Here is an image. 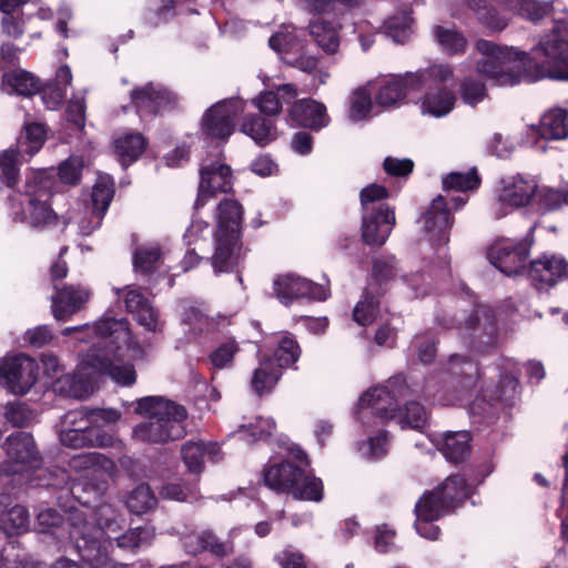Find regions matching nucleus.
<instances>
[{"instance_id":"nucleus-45","label":"nucleus","mask_w":568,"mask_h":568,"mask_svg":"<svg viewBox=\"0 0 568 568\" xmlns=\"http://www.w3.org/2000/svg\"><path fill=\"white\" fill-rule=\"evenodd\" d=\"M181 322L186 327V333L193 338L213 332L217 326L215 318L211 317L204 308L197 306L185 307L181 315Z\"/></svg>"},{"instance_id":"nucleus-13","label":"nucleus","mask_w":568,"mask_h":568,"mask_svg":"<svg viewBox=\"0 0 568 568\" xmlns=\"http://www.w3.org/2000/svg\"><path fill=\"white\" fill-rule=\"evenodd\" d=\"M536 192L537 182L534 179L521 174L501 178L491 206L494 219L500 220L515 210L529 205Z\"/></svg>"},{"instance_id":"nucleus-55","label":"nucleus","mask_w":568,"mask_h":568,"mask_svg":"<svg viewBox=\"0 0 568 568\" xmlns=\"http://www.w3.org/2000/svg\"><path fill=\"white\" fill-rule=\"evenodd\" d=\"M505 6L523 18L537 22L550 13L551 4L539 0H505Z\"/></svg>"},{"instance_id":"nucleus-5","label":"nucleus","mask_w":568,"mask_h":568,"mask_svg":"<svg viewBox=\"0 0 568 568\" xmlns=\"http://www.w3.org/2000/svg\"><path fill=\"white\" fill-rule=\"evenodd\" d=\"M243 209L234 199L220 201L215 210L213 254L209 258L214 273L233 272L241 260Z\"/></svg>"},{"instance_id":"nucleus-32","label":"nucleus","mask_w":568,"mask_h":568,"mask_svg":"<svg viewBox=\"0 0 568 568\" xmlns=\"http://www.w3.org/2000/svg\"><path fill=\"white\" fill-rule=\"evenodd\" d=\"M181 455L189 471L194 474L203 470L205 460L216 463L222 458L219 444L203 440L186 442L181 448Z\"/></svg>"},{"instance_id":"nucleus-62","label":"nucleus","mask_w":568,"mask_h":568,"mask_svg":"<svg viewBox=\"0 0 568 568\" xmlns=\"http://www.w3.org/2000/svg\"><path fill=\"white\" fill-rule=\"evenodd\" d=\"M78 410L85 412V418L93 434H106L101 427L116 423L121 418V413L115 408H87L82 407Z\"/></svg>"},{"instance_id":"nucleus-64","label":"nucleus","mask_w":568,"mask_h":568,"mask_svg":"<svg viewBox=\"0 0 568 568\" xmlns=\"http://www.w3.org/2000/svg\"><path fill=\"white\" fill-rule=\"evenodd\" d=\"M460 97L465 104L476 106L486 98V85L474 77H465L459 84Z\"/></svg>"},{"instance_id":"nucleus-1","label":"nucleus","mask_w":568,"mask_h":568,"mask_svg":"<svg viewBox=\"0 0 568 568\" xmlns=\"http://www.w3.org/2000/svg\"><path fill=\"white\" fill-rule=\"evenodd\" d=\"M62 335L71 336L75 343L89 344L88 352L80 355L75 372L57 377L53 384L55 392L74 398L90 396L101 375L110 376L122 386L134 384V366L123 363V357L128 353L131 359L138 361L149 355L146 347L133 341L129 322L109 312L95 322L65 327Z\"/></svg>"},{"instance_id":"nucleus-51","label":"nucleus","mask_w":568,"mask_h":568,"mask_svg":"<svg viewBox=\"0 0 568 568\" xmlns=\"http://www.w3.org/2000/svg\"><path fill=\"white\" fill-rule=\"evenodd\" d=\"M277 347L274 352V356L271 357L275 367L280 371L292 366L297 362L301 356V347L294 336L290 333H282L276 337Z\"/></svg>"},{"instance_id":"nucleus-63","label":"nucleus","mask_w":568,"mask_h":568,"mask_svg":"<svg viewBox=\"0 0 568 568\" xmlns=\"http://www.w3.org/2000/svg\"><path fill=\"white\" fill-rule=\"evenodd\" d=\"M397 423L402 428L422 429L428 419L426 409L417 402H407L405 408L397 414Z\"/></svg>"},{"instance_id":"nucleus-30","label":"nucleus","mask_w":568,"mask_h":568,"mask_svg":"<svg viewBox=\"0 0 568 568\" xmlns=\"http://www.w3.org/2000/svg\"><path fill=\"white\" fill-rule=\"evenodd\" d=\"M428 438L450 463H462L470 454L471 435L467 430L430 434Z\"/></svg>"},{"instance_id":"nucleus-2","label":"nucleus","mask_w":568,"mask_h":568,"mask_svg":"<svg viewBox=\"0 0 568 568\" xmlns=\"http://www.w3.org/2000/svg\"><path fill=\"white\" fill-rule=\"evenodd\" d=\"M475 49L481 54L475 62L477 73L496 85L514 87L544 78L568 81L567 22H557L532 47L530 55L484 39L476 41Z\"/></svg>"},{"instance_id":"nucleus-61","label":"nucleus","mask_w":568,"mask_h":568,"mask_svg":"<svg viewBox=\"0 0 568 568\" xmlns=\"http://www.w3.org/2000/svg\"><path fill=\"white\" fill-rule=\"evenodd\" d=\"M372 93L365 88H358L353 92L349 106L351 120L358 122L374 115Z\"/></svg>"},{"instance_id":"nucleus-4","label":"nucleus","mask_w":568,"mask_h":568,"mask_svg":"<svg viewBox=\"0 0 568 568\" xmlns=\"http://www.w3.org/2000/svg\"><path fill=\"white\" fill-rule=\"evenodd\" d=\"M307 465L305 453L291 444L283 453V459H271L263 474L264 483L275 491H287L296 499L321 501L323 483L320 478L306 474L303 466Z\"/></svg>"},{"instance_id":"nucleus-6","label":"nucleus","mask_w":568,"mask_h":568,"mask_svg":"<svg viewBox=\"0 0 568 568\" xmlns=\"http://www.w3.org/2000/svg\"><path fill=\"white\" fill-rule=\"evenodd\" d=\"M50 187L44 170L27 173L24 191L10 196L13 220L36 229L53 224L57 215L49 204Z\"/></svg>"},{"instance_id":"nucleus-47","label":"nucleus","mask_w":568,"mask_h":568,"mask_svg":"<svg viewBox=\"0 0 568 568\" xmlns=\"http://www.w3.org/2000/svg\"><path fill=\"white\" fill-rule=\"evenodd\" d=\"M281 375L282 371L274 366L271 357L261 358L258 367L253 373L251 388L258 396L270 393L277 384Z\"/></svg>"},{"instance_id":"nucleus-25","label":"nucleus","mask_w":568,"mask_h":568,"mask_svg":"<svg viewBox=\"0 0 568 568\" xmlns=\"http://www.w3.org/2000/svg\"><path fill=\"white\" fill-rule=\"evenodd\" d=\"M454 81L455 77L446 82H425L422 87L425 93L420 100V111L424 115L438 119L448 115L454 110L457 95L454 89L448 87Z\"/></svg>"},{"instance_id":"nucleus-49","label":"nucleus","mask_w":568,"mask_h":568,"mask_svg":"<svg viewBox=\"0 0 568 568\" xmlns=\"http://www.w3.org/2000/svg\"><path fill=\"white\" fill-rule=\"evenodd\" d=\"M2 90L7 93H17L29 97L40 90L39 81L24 70L4 72L2 75Z\"/></svg>"},{"instance_id":"nucleus-43","label":"nucleus","mask_w":568,"mask_h":568,"mask_svg":"<svg viewBox=\"0 0 568 568\" xmlns=\"http://www.w3.org/2000/svg\"><path fill=\"white\" fill-rule=\"evenodd\" d=\"M434 490L452 511L473 494L474 486L467 484L463 476L453 475L447 477L445 481Z\"/></svg>"},{"instance_id":"nucleus-20","label":"nucleus","mask_w":568,"mask_h":568,"mask_svg":"<svg viewBox=\"0 0 568 568\" xmlns=\"http://www.w3.org/2000/svg\"><path fill=\"white\" fill-rule=\"evenodd\" d=\"M568 138L567 112L552 109L544 113L538 124H531L526 130L525 143L539 152L547 150V141L565 140Z\"/></svg>"},{"instance_id":"nucleus-21","label":"nucleus","mask_w":568,"mask_h":568,"mask_svg":"<svg viewBox=\"0 0 568 568\" xmlns=\"http://www.w3.org/2000/svg\"><path fill=\"white\" fill-rule=\"evenodd\" d=\"M7 459L0 470L6 475H14L27 467H34L39 462V452L31 434L18 432L6 439Z\"/></svg>"},{"instance_id":"nucleus-36","label":"nucleus","mask_w":568,"mask_h":568,"mask_svg":"<svg viewBox=\"0 0 568 568\" xmlns=\"http://www.w3.org/2000/svg\"><path fill=\"white\" fill-rule=\"evenodd\" d=\"M446 372L452 379H456L463 392L476 387L480 376L474 358L462 354H453L449 357Z\"/></svg>"},{"instance_id":"nucleus-3","label":"nucleus","mask_w":568,"mask_h":568,"mask_svg":"<svg viewBox=\"0 0 568 568\" xmlns=\"http://www.w3.org/2000/svg\"><path fill=\"white\" fill-rule=\"evenodd\" d=\"M135 413L145 419L136 424L132 437L142 443L164 444L185 434L186 409L162 396H145L136 400Z\"/></svg>"},{"instance_id":"nucleus-57","label":"nucleus","mask_w":568,"mask_h":568,"mask_svg":"<svg viewBox=\"0 0 568 568\" xmlns=\"http://www.w3.org/2000/svg\"><path fill=\"white\" fill-rule=\"evenodd\" d=\"M45 141V129L40 123H27L24 133L18 140V150L29 156L40 151Z\"/></svg>"},{"instance_id":"nucleus-8","label":"nucleus","mask_w":568,"mask_h":568,"mask_svg":"<svg viewBox=\"0 0 568 568\" xmlns=\"http://www.w3.org/2000/svg\"><path fill=\"white\" fill-rule=\"evenodd\" d=\"M97 526L88 523V529L84 531L91 540L110 541L111 549L113 542L122 550H134L143 545H149L154 537V530L151 527H136L122 531L126 526L125 517L119 513L112 505L103 503L94 509Z\"/></svg>"},{"instance_id":"nucleus-23","label":"nucleus","mask_w":568,"mask_h":568,"mask_svg":"<svg viewBox=\"0 0 568 568\" xmlns=\"http://www.w3.org/2000/svg\"><path fill=\"white\" fill-rule=\"evenodd\" d=\"M449 511L435 490L425 493L415 505L414 526L417 534L426 539L436 540L439 528L435 521Z\"/></svg>"},{"instance_id":"nucleus-28","label":"nucleus","mask_w":568,"mask_h":568,"mask_svg":"<svg viewBox=\"0 0 568 568\" xmlns=\"http://www.w3.org/2000/svg\"><path fill=\"white\" fill-rule=\"evenodd\" d=\"M115 293L118 295L123 294L126 311L135 317L141 326L153 333L161 329L162 324L159 320L158 311L151 305L140 288L129 285L122 290L116 288Z\"/></svg>"},{"instance_id":"nucleus-15","label":"nucleus","mask_w":568,"mask_h":568,"mask_svg":"<svg viewBox=\"0 0 568 568\" xmlns=\"http://www.w3.org/2000/svg\"><path fill=\"white\" fill-rule=\"evenodd\" d=\"M532 231L534 227H530L526 237L520 241L513 239L496 241L488 251L490 263L508 276L527 273L526 263L532 244Z\"/></svg>"},{"instance_id":"nucleus-17","label":"nucleus","mask_w":568,"mask_h":568,"mask_svg":"<svg viewBox=\"0 0 568 568\" xmlns=\"http://www.w3.org/2000/svg\"><path fill=\"white\" fill-rule=\"evenodd\" d=\"M84 529H88V523L84 521L80 514L74 515L70 539L74 542V547L82 560L90 568H129L128 565L116 562L110 558V541L91 540Z\"/></svg>"},{"instance_id":"nucleus-19","label":"nucleus","mask_w":568,"mask_h":568,"mask_svg":"<svg viewBox=\"0 0 568 568\" xmlns=\"http://www.w3.org/2000/svg\"><path fill=\"white\" fill-rule=\"evenodd\" d=\"M273 293L284 306H291L295 301L302 298L321 302L327 300L331 295L327 286L314 283L294 273L275 276Z\"/></svg>"},{"instance_id":"nucleus-48","label":"nucleus","mask_w":568,"mask_h":568,"mask_svg":"<svg viewBox=\"0 0 568 568\" xmlns=\"http://www.w3.org/2000/svg\"><path fill=\"white\" fill-rule=\"evenodd\" d=\"M433 36L442 51L449 55L463 54L468 47L466 36L455 27L436 26Z\"/></svg>"},{"instance_id":"nucleus-10","label":"nucleus","mask_w":568,"mask_h":568,"mask_svg":"<svg viewBox=\"0 0 568 568\" xmlns=\"http://www.w3.org/2000/svg\"><path fill=\"white\" fill-rule=\"evenodd\" d=\"M404 376H394L386 384L369 388L358 399L356 418L363 426L368 427L373 418L374 425H383L394 419L398 414V399L407 393Z\"/></svg>"},{"instance_id":"nucleus-34","label":"nucleus","mask_w":568,"mask_h":568,"mask_svg":"<svg viewBox=\"0 0 568 568\" xmlns=\"http://www.w3.org/2000/svg\"><path fill=\"white\" fill-rule=\"evenodd\" d=\"M297 97V89L292 83H283L261 93L252 100V103L265 115H277L283 104H291Z\"/></svg>"},{"instance_id":"nucleus-54","label":"nucleus","mask_w":568,"mask_h":568,"mask_svg":"<svg viewBox=\"0 0 568 568\" xmlns=\"http://www.w3.org/2000/svg\"><path fill=\"white\" fill-rule=\"evenodd\" d=\"M156 497L149 485L141 484L131 490L125 499L128 509L135 515H143L156 505Z\"/></svg>"},{"instance_id":"nucleus-40","label":"nucleus","mask_w":568,"mask_h":568,"mask_svg":"<svg viewBox=\"0 0 568 568\" xmlns=\"http://www.w3.org/2000/svg\"><path fill=\"white\" fill-rule=\"evenodd\" d=\"M268 45L286 62L287 57H294L304 50L305 40L301 30L293 26H283L270 38Z\"/></svg>"},{"instance_id":"nucleus-37","label":"nucleus","mask_w":568,"mask_h":568,"mask_svg":"<svg viewBox=\"0 0 568 568\" xmlns=\"http://www.w3.org/2000/svg\"><path fill=\"white\" fill-rule=\"evenodd\" d=\"M104 213L87 203H77L67 214L65 225L72 226L83 236L90 235L100 227Z\"/></svg>"},{"instance_id":"nucleus-42","label":"nucleus","mask_w":568,"mask_h":568,"mask_svg":"<svg viewBox=\"0 0 568 568\" xmlns=\"http://www.w3.org/2000/svg\"><path fill=\"white\" fill-rule=\"evenodd\" d=\"M72 82V72L68 65H61L52 81L48 82L41 90V99L49 110L58 109L67 94Z\"/></svg>"},{"instance_id":"nucleus-46","label":"nucleus","mask_w":568,"mask_h":568,"mask_svg":"<svg viewBox=\"0 0 568 568\" xmlns=\"http://www.w3.org/2000/svg\"><path fill=\"white\" fill-rule=\"evenodd\" d=\"M77 514H80L84 521L88 523L85 516L79 510L71 513L68 523L64 524L62 516L55 509H41L37 516L40 531L50 534L59 541H61L62 538L64 537V531L67 530V527L69 532L72 529L73 517Z\"/></svg>"},{"instance_id":"nucleus-44","label":"nucleus","mask_w":568,"mask_h":568,"mask_svg":"<svg viewBox=\"0 0 568 568\" xmlns=\"http://www.w3.org/2000/svg\"><path fill=\"white\" fill-rule=\"evenodd\" d=\"M240 131L258 144H267L277 136L274 122L256 114L244 116Z\"/></svg>"},{"instance_id":"nucleus-38","label":"nucleus","mask_w":568,"mask_h":568,"mask_svg":"<svg viewBox=\"0 0 568 568\" xmlns=\"http://www.w3.org/2000/svg\"><path fill=\"white\" fill-rule=\"evenodd\" d=\"M133 267L136 274L162 276L166 273L163 270V251L156 243H148L136 247L133 254Z\"/></svg>"},{"instance_id":"nucleus-56","label":"nucleus","mask_w":568,"mask_h":568,"mask_svg":"<svg viewBox=\"0 0 568 568\" xmlns=\"http://www.w3.org/2000/svg\"><path fill=\"white\" fill-rule=\"evenodd\" d=\"M22 153L9 148L0 153V181L8 187H13L20 172Z\"/></svg>"},{"instance_id":"nucleus-53","label":"nucleus","mask_w":568,"mask_h":568,"mask_svg":"<svg viewBox=\"0 0 568 568\" xmlns=\"http://www.w3.org/2000/svg\"><path fill=\"white\" fill-rule=\"evenodd\" d=\"M114 196V181L111 175L100 173L92 186L91 206L106 213Z\"/></svg>"},{"instance_id":"nucleus-12","label":"nucleus","mask_w":568,"mask_h":568,"mask_svg":"<svg viewBox=\"0 0 568 568\" xmlns=\"http://www.w3.org/2000/svg\"><path fill=\"white\" fill-rule=\"evenodd\" d=\"M457 329L464 346L476 355L490 354L498 345L496 320L488 306H478Z\"/></svg>"},{"instance_id":"nucleus-26","label":"nucleus","mask_w":568,"mask_h":568,"mask_svg":"<svg viewBox=\"0 0 568 568\" xmlns=\"http://www.w3.org/2000/svg\"><path fill=\"white\" fill-rule=\"evenodd\" d=\"M287 121L293 126L320 131L329 124L331 119L322 102L307 98L292 102L287 109Z\"/></svg>"},{"instance_id":"nucleus-58","label":"nucleus","mask_w":568,"mask_h":568,"mask_svg":"<svg viewBox=\"0 0 568 568\" xmlns=\"http://www.w3.org/2000/svg\"><path fill=\"white\" fill-rule=\"evenodd\" d=\"M29 513L26 507L17 505L0 515V529L7 535H18L27 530Z\"/></svg>"},{"instance_id":"nucleus-18","label":"nucleus","mask_w":568,"mask_h":568,"mask_svg":"<svg viewBox=\"0 0 568 568\" xmlns=\"http://www.w3.org/2000/svg\"><path fill=\"white\" fill-rule=\"evenodd\" d=\"M60 443L70 448H82L85 446L108 447L113 443L109 434H93L89 427L84 410H70L61 419L59 430Z\"/></svg>"},{"instance_id":"nucleus-59","label":"nucleus","mask_w":568,"mask_h":568,"mask_svg":"<svg viewBox=\"0 0 568 568\" xmlns=\"http://www.w3.org/2000/svg\"><path fill=\"white\" fill-rule=\"evenodd\" d=\"M480 185V178L477 170L473 168L468 172H452L443 179V186L446 191L467 192L475 191Z\"/></svg>"},{"instance_id":"nucleus-39","label":"nucleus","mask_w":568,"mask_h":568,"mask_svg":"<svg viewBox=\"0 0 568 568\" xmlns=\"http://www.w3.org/2000/svg\"><path fill=\"white\" fill-rule=\"evenodd\" d=\"M113 145L119 162L126 168L143 154L148 140L142 133L126 131L114 139Z\"/></svg>"},{"instance_id":"nucleus-41","label":"nucleus","mask_w":568,"mask_h":568,"mask_svg":"<svg viewBox=\"0 0 568 568\" xmlns=\"http://www.w3.org/2000/svg\"><path fill=\"white\" fill-rule=\"evenodd\" d=\"M70 469L77 473H90L101 477L103 475H112L115 470V464L106 456L95 453H81L72 456L69 460Z\"/></svg>"},{"instance_id":"nucleus-24","label":"nucleus","mask_w":568,"mask_h":568,"mask_svg":"<svg viewBox=\"0 0 568 568\" xmlns=\"http://www.w3.org/2000/svg\"><path fill=\"white\" fill-rule=\"evenodd\" d=\"M175 102L176 95L160 83L150 82L131 92V103L141 119L154 115Z\"/></svg>"},{"instance_id":"nucleus-31","label":"nucleus","mask_w":568,"mask_h":568,"mask_svg":"<svg viewBox=\"0 0 568 568\" xmlns=\"http://www.w3.org/2000/svg\"><path fill=\"white\" fill-rule=\"evenodd\" d=\"M341 29L342 24L334 23L324 18L311 19L307 24V32L313 42L327 55H335L339 52L342 43Z\"/></svg>"},{"instance_id":"nucleus-33","label":"nucleus","mask_w":568,"mask_h":568,"mask_svg":"<svg viewBox=\"0 0 568 568\" xmlns=\"http://www.w3.org/2000/svg\"><path fill=\"white\" fill-rule=\"evenodd\" d=\"M180 539L185 551L193 555L203 550H210L216 556H224L233 551L232 542H221L210 530L183 531L180 534Z\"/></svg>"},{"instance_id":"nucleus-16","label":"nucleus","mask_w":568,"mask_h":568,"mask_svg":"<svg viewBox=\"0 0 568 568\" xmlns=\"http://www.w3.org/2000/svg\"><path fill=\"white\" fill-rule=\"evenodd\" d=\"M38 364L26 354L8 355L0 359V385L10 394L23 396L38 379Z\"/></svg>"},{"instance_id":"nucleus-29","label":"nucleus","mask_w":568,"mask_h":568,"mask_svg":"<svg viewBox=\"0 0 568 568\" xmlns=\"http://www.w3.org/2000/svg\"><path fill=\"white\" fill-rule=\"evenodd\" d=\"M527 275L538 290H542L568 276V262L559 255H544L530 262Z\"/></svg>"},{"instance_id":"nucleus-27","label":"nucleus","mask_w":568,"mask_h":568,"mask_svg":"<svg viewBox=\"0 0 568 568\" xmlns=\"http://www.w3.org/2000/svg\"><path fill=\"white\" fill-rule=\"evenodd\" d=\"M55 294L51 296V310L57 321L64 322L84 307L91 297V292L83 285H54Z\"/></svg>"},{"instance_id":"nucleus-14","label":"nucleus","mask_w":568,"mask_h":568,"mask_svg":"<svg viewBox=\"0 0 568 568\" xmlns=\"http://www.w3.org/2000/svg\"><path fill=\"white\" fill-rule=\"evenodd\" d=\"M245 106L246 102L239 98L216 102L202 116V134L211 141L225 143L235 131V118Z\"/></svg>"},{"instance_id":"nucleus-7","label":"nucleus","mask_w":568,"mask_h":568,"mask_svg":"<svg viewBox=\"0 0 568 568\" xmlns=\"http://www.w3.org/2000/svg\"><path fill=\"white\" fill-rule=\"evenodd\" d=\"M389 196L388 190L372 183L359 192L362 209V237L371 246H382L389 237L395 224L394 207L384 202Z\"/></svg>"},{"instance_id":"nucleus-11","label":"nucleus","mask_w":568,"mask_h":568,"mask_svg":"<svg viewBox=\"0 0 568 568\" xmlns=\"http://www.w3.org/2000/svg\"><path fill=\"white\" fill-rule=\"evenodd\" d=\"M418 222L428 242L435 247L438 268L443 274L447 273L449 267L447 244L454 219L445 199L442 195H437L422 213Z\"/></svg>"},{"instance_id":"nucleus-35","label":"nucleus","mask_w":568,"mask_h":568,"mask_svg":"<svg viewBox=\"0 0 568 568\" xmlns=\"http://www.w3.org/2000/svg\"><path fill=\"white\" fill-rule=\"evenodd\" d=\"M501 368L499 385L496 389L488 394L487 389L483 387L484 398L489 397L490 400H503L506 405L513 404L519 387L517 374L519 373V366L516 362L509 358L501 359Z\"/></svg>"},{"instance_id":"nucleus-9","label":"nucleus","mask_w":568,"mask_h":568,"mask_svg":"<svg viewBox=\"0 0 568 568\" xmlns=\"http://www.w3.org/2000/svg\"><path fill=\"white\" fill-rule=\"evenodd\" d=\"M454 78V68L447 63H437L416 72L387 78L375 95V101L384 108L398 106L406 97L422 91L427 81L446 82Z\"/></svg>"},{"instance_id":"nucleus-22","label":"nucleus","mask_w":568,"mask_h":568,"mask_svg":"<svg viewBox=\"0 0 568 568\" xmlns=\"http://www.w3.org/2000/svg\"><path fill=\"white\" fill-rule=\"evenodd\" d=\"M233 187L232 170L220 161L203 164L200 170V183L195 210L199 211L219 193H227Z\"/></svg>"},{"instance_id":"nucleus-50","label":"nucleus","mask_w":568,"mask_h":568,"mask_svg":"<svg viewBox=\"0 0 568 568\" xmlns=\"http://www.w3.org/2000/svg\"><path fill=\"white\" fill-rule=\"evenodd\" d=\"M413 23L412 10L405 8L388 17L383 23V30L395 42L404 43L413 33Z\"/></svg>"},{"instance_id":"nucleus-52","label":"nucleus","mask_w":568,"mask_h":568,"mask_svg":"<svg viewBox=\"0 0 568 568\" xmlns=\"http://www.w3.org/2000/svg\"><path fill=\"white\" fill-rule=\"evenodd\" d=\"M389 449V434L385 429H378L369 434L366 440L359 442L357 452L364 459L374 462L385 457Z\"/></svg>"},{"instance_id":"nucleus-60","label":"nucleus","mask_w":568,"mask_h":568,"mask_svg":"<svg viewBox=\"0 0 568 568\" xmlns=\"http://www.w3.org/2000/svg\"><path fill=\"white\" fill-rule=\"evenodd\" d=\"M378 313V301L373 293L372 284L364 292L363 297L354 307V321L361 326H367L374 322Z\"/></svg>"}]
</instances>
